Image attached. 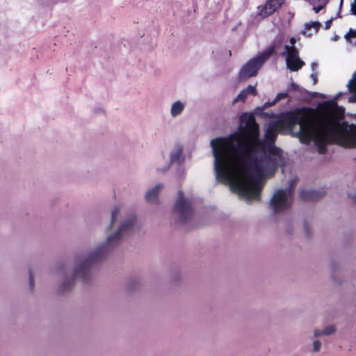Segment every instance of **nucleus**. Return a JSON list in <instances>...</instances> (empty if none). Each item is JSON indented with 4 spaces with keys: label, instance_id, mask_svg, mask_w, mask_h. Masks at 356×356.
<instances>
[{
    "label": "nucleus",
    "instance_id": "f257e3e1",
    "mask_svg": "<svg viewBox=\"0 0 356 356\" xmlns=\"http://www.w3.org/2000/svg\"><path fill=\"white\" fill-rule=\"evenodd\" d=\"M238 130L210 142L218 181L231 188L248 203L260 198L263 178L271 176L282 163L280 148L275 146L279 124L268 123L264 138H259V126L253 114L243 113Z\"/></svg>",
    "mask_w": 356,
    "mask_h": 356
},
{
    "label": "nucleus",
    "instance_id": "f03ea898",
    "mask_svg": "<svg viewBox=\"0 0 356 356\" xmlns=\"http://www.w3.org/2000/svg\"><path fill=\"white\" fill-rule=\"evenodd\" d=\"M291 126L299 125V130L293 134L301 143L309 145L312 142L319 154H325L327 145L337 143L345 147H356V128L342 127L332 108L317 113L312 108L303 107L297 110L292 118Z\"/></svg>",
    "mask_w": 356,
    "mask_h": 356
},
{
    "label": "nucleus",
    "instance_id": "7ed1b4c3",
    "mask_svg": "<svg viewBox=\"0 0 356 356\" xmlns=\"http://www.w3.org/2000/svg\"><path fill=\"white\" fill-rule=\"evenodd\" d=\"M136 216L132 215L127 220L123 221L118 230L113 234L108 236L106 241L98 245L88 254H77L75 256V266L72 278H65L62 286L61 291L65 292L71 288L74 279H80L83 282L88 280L91 276L92 266L104 259L121 240L126 236L132 233L135 229Z\"/></svg>",
    "mask_w": 356,
    "mask_h": 356
},
{
    "label": "nucleus",
    "instance_id": "20e7f679",
    "mask_svg": "<svg viewBox=\"0 0 356 356\" xmlns=\"http://www.w3.org/2000/svg\"><path fill=\"white\" fill-rule=\"evenodd\" d=\"M277 48V44L273 42L266 49L257 56L250 59L241 68L238 76L240 81H245L251 77L256 76L259 70L264 63L274 54Z\"/></svg>",
    "mask_w": 356,
    "mask_h": 356
},
{
    "label": "nucleus",
    "instance_id": "39448f33",
    "mask_svg": "<svg viewBox=\"0 0 356 356\" xmlns=\"http://www.w3.org/2000/svg\"><path fill=\"white\" fill-rule=\"evenodd\" d=\"M296 179L290 180L289 186L285 188L277 189L270 200V208L274 213L288 209L293 200V188Z\"/></svg>",
    "mask_w": 356,
    "mask_h": 356
},
{
    "label": "nucleus",
    "instance_id": "423d86ee",
    "mask_svg": "<svg viewBox=\"0 0 356 356\" xmlns=\"http://www.w3.org/2000/svg\"><path fill=\"white\" fill-rule=\"evenodd\" d=\"M174 213L177 216L178 222L186 223L193 216V211L191 200L184 197L182 191H179V197L174 207Z\"/></svg>",
    "mask_w": 356,
    "mask_h": 356
},
{
    "label": "nucleus",
    "instance_id": "0eeeda50",
    "mask_svg": "<svg viewBox=\"0 0 356 356\" xmlns=\"http://www.w3.org/2000/svg\"><path fill=\"white\" fill-rule=\"evenodd\" d=\"M282 54L286 57V66L291 71H298L305 65L304 61L300 58L296 47L285 45Z\"/></svg>",
    "mask_w": 356,
    "mask_h": 356
},
{
    "label": "nucleus",
    "instance_id": "6e6552de",
    "mask_svg": "<svg viewBox=\"0 0 356 356\" xmlns=\"http://www.w3.org/2000/svg\"><path fill=\"white\" fill-rule=\"evenodd\" d=\"M284 3V0H268L261 11V15L266 17L272 15Z\"/></svg>",
    "mask_w": 356,
    "mask_h": 356
},
{
    "label": "nucleus",
    "instance_id": "1a4fd4ad",
    "mask_svg": "<svg viewBox=\"0 0 356 356\" xmlns=\"http://www.w3.org/2000/svg\"><path fill=\"white\" fill-rule=\"evenodd\" d=\"M323 196L321 191L316 190H301L299 193L300 199L306 201H316Z\"/></svg>",
    "mask_w": 356,
    "mask_h": 356
},
{
    "label": "nucleus",
    "instance_id": "9d476101",
    "mask_svg": "<svg viewBox=\"0 0 356 356\" xmlns=\"http://www.w3.org/2000/svg\"><path fill=\"white\" fill-rule=\"evenodd\" d=\"M163 188L162 184H157L154 187L149 188L145 194V200L147 202L154 204L159 203L158 195L161 188Z\"/></svg>",
    "mask_w": 356,
    "mask_h": 356
},
{
    "label": "nucleus",
    "instance_id": "9b49d317",
    "mask_svg": "<svg viewBox=\"0 0 356 356\" xmlns=\"http://www.w3.org/2000/svg\"><path fill=\"white\" fill-rule=\"evenodd\" d=\"M184 160L183 155V147L180 144L175 145L170 153L171 163H180Z\"/></svg>",
    "mask_w": 356,
    "mask_h": 356
},
{
    "label": "nucleus",
    "instance_id": "f8f14e48",
    "mask_svg": "<svg viewBox=\"0 0 356 356\" xmlns=\"http://www.w3.org/2000/svg\"><path fill=\"white\" fill-rule=\"evenodd\" d=\"M257 94L256 86L249 85L246 88L243 89L234 99V103L237 102H245L249 95L256 96Z\"/></svg>",
    "mask_w": 356,
    "mask_h": 356
},
{
    "label": "nucleus",
    "instance_id": "ddd939ff",
    "mask_svg": "<svg viewBox=\"0 0 356 356\" xmlns=\"http://www.w3.org/2000/svg\"><path fill=\"white\" fill-rule=\"evenodd\" d=\"M348 91L354 93L348 98V102H356V71L353 73L352 79L347 84Z\"/></svg>",
    "mask_w": 356,
    "mask_h": 356
},
{
    "label": "nucleus",
    "instance_id": "4468645a",
    "mask_svg": "<svg viewBox=\"0 0 356 356\" xmlns=\"http://www.w3.org/2000/svg\"><path fill=\"white\" fill-rule=\"evenodd\" d=\"M185 108V103L177 100L172 103L170 108V115L172 117H177L179 115Z\"/></svg>",
    "mask_w": 356,
    "mask_h": 356
},
{
    "label": "nucleus",
    "instance_id": "2eb2a0df",
    "mask_svg": "<svg viewBox=\"0 0 356 356\" xmlns=\"http://www.w3.org/2000/svg\"><path fill=\"white\" fill-rule=\"evenodd\" d=\"M321 23L318 22H312L310 23L305 24V29L307 31L310 30L312 28H314L315 29V33H317L319 28L321 27Z\"/></svg>",
    "mask_w": 356,
    "mask_h": 356
},
{
    "label": "nucleus",
    "instance_id": "dca6fc26",
    "mask_svg": "<svg viewBox=\"0 0 356 356\" xmlns=\"http://www.w3.org/2000/svg\"><path fill=\"white\" fill-rule=\"evenodd\" d=\"M120 212V207H115L114 209L111 211V221L110 224V227L117 220V217L118 213Z\"/></svg>",
    "mask_w": 356,
    "mask_h": 356
},
{
    "label": "nucleus",
    "instance_id": "f3484780",
    "mask_svg": "<svg viewBox=\"0 0 356 356\" xmlns=\"http://www.w3.org/2000/svg\"><path fill=\"white\" fill-rule=\"evenodd\" d=\"M321 347H322L321 342L319 340L316 339L312 343V351L314 353H319L321 349Z\"/></svg>",
    "mask_w": 356,
    "mask_h": 356
},
{
    "label": "nucleus",
    "instance_id": "a211bd4d",
    "mask_svg": "<svg viewBox=\"0 0 356 356\" xmlns=\"http://www.w3.org/2000/svg\"><path fill=\"white\" fill-rule=\"evenodd\" d=\"M336 328L334 325H330L323 329L324 335L329 336L334 333Z\"/></svg>",
    "mask_w": 356,
    "mask_h": 356
},
{
    "label": "nucleus",
    "instance_id": "6ab92c4d",
    "mask_svg": "<svg viewBox=\"0 0 356 356\" xmlns=\"http://www.w3.org/2000/svg\"><path fill=\"white\" fill-rule=\"evenodd\" d=\"M354 38H356V30L350 29L349 31L345 35V38L348 42H350V39Z\"/></svg>",
    "mask_w": 356,
    "mask_h": 356
},
{
    "label": "nucleus",
    "instance_id": "aec40b11",
    "mask_svg": "<svg viewBox=\"0 0 356 356\" xmlns=\"http://www.w3.org/2000/svg\"><path fill=\"white\" fill-rule=\"evenodd\" d=\"M287 97V93L286 92H280V93H278L277 95L276 96L273 103L282 99H284L285 97Z\"/></svg>",
    "mask_w": 356,
    "mask_h": 356
},
{
    "label": "nucleus",
    "instance_id": "412c9836",
    "mask_svg": "<svg viewBox=\"0 0 356 356\" xmlns=\"http://www.w3.org/2000/svg\"><path fill=\"white\" fill-rule=\"evenodd\" d=\"M323 335H324L323 330L315 329L314 330V338H318Z\"/></svg>",
    "mask_w": 356,
    "mask_h": 356
},
{
    "label": "nucleus",
    "instance_id": "4be33fe9",
    "mask_svg": "<svg viewBox=\"0 0 356 356\" xmlns=\"http://www.w3.org/2000/svg\"><path fill=\"white\" fill-rule=\"evenodd\" d=\"M350 13L356 16V0H354L353 3H351Z\"/></svg>",
    "mask_w": 356,
    "mask_h": 356
},
{
    "label": "nucleus",
    "instance_id": "5701e85b",
    "mask_svg": "<svg viewBox=\"0 0 356 356\" xmlns=\"http://www.w3.org/2000/svg\"><path fill=\"white\" fill-rule=\"evenodd\" d=\"M29 286H30V289L31 290L33 289V287H34V279H33V275H32L31 271L29 272Z\"/></svg>",
    "mask_w": 356,
    "mask_h": 356
},
{
    "label": "nucleus",
    "instance_id": "b1692460",
    "mask_svg": "<svg viewBox=\"0 0 356 356\" xmlns=\"http://www.w3.org/2000/svg\"><path fill=\"white\" fill-rule=\"evenodd\" d=\"M310 77L313 80L314 84H316L318 81V72H312Z\"/></svg>",
    "mask_w": 356,
    "mask_h": 356
},
{
    "label": "nucleus",
    "instance_id": "393cba45",
    "mask_svg": "<svg viewBox=\"0 0 356 356\" xmlns=\"http://www.w3.org/2000/svg\"><path fill=\"white\" fill-rule=\"evenodd\" d=\"M311 68L312 70V72H317L318 63L316 61H314L311 64Z\"/></svg>",
    "mask_w": 356,
    "mask_h": 356
},
{
    "label": "nucleus",
    "instance_id": "a878e982",
    "mask_svg": "<svg viewBox=\"0 0 356 356\" xmlns=\"http://www.w3.org/2000/svg\"><path fill=\"white\" fill-rule=\"evenodd\" d=\"M333 19H328L325 23V29H329L331 26Z\"/></svg>",
    "mask_w": 356,
    "mask_h": 356
},
{
    "label": "nucleus",
    "instance_id": "bb28decb",
    "mask_svg": "<svg viewBox=\"0 0 356 356\" xmlns=\"http://www.w3.org/2000/svg\"><path fill=\"white\" fill-rule=\"evenodd\" d=\"M324 8L323 5H320L318 6H314L313 8V10L315 11L316 13H318L321 10H322Z\"/></svg>",
    "mask_w": 356,
    "mask_h": 356
},
{
    "label": "nucleus",
    "instance_id": "cd10ccee",
    "mask_svg": "<svg viewBox=\"0 0 356 356\" xmlns=\"http://www.w3.org/2000/svg\"><path fill=\"white\" fill-rule=\"evenodd\" d=\"M296 42V39L293 37H291L290 38V45H288V47H295Z\"/></svg>",
    "mask_w": 356,
    "mask_h": 356
},
{
    "label": "nucleus",
    "instance_id": "c85d7f7f",
    "mask_svg": "<svg viewBox=\"0 0 356 356\" xmlns=\"http://www.w3.org/2000/svg\"><path fill=\"white\" fill-rule=\"evenodd\" d=\"M350 197L352 198L353 202H356V193L355 195H351Z\"/></svg>",
    "mask_w": 356,
    "mask_h": 356
},
{
    "label": "nucleus",
    "instance_id": "c756f323",
    "mask_svg": "<svg viewBox=\"0 0 356 356\" xmlns=\"http://www.w3.org/2000/svg\"><path fill=\"white\" fill-rule=\"evenodd\" d=\"M291 88H292L293 89H295V88H296V86H297L296 85V83H295L292 82V83H291Z\"/></svg>",
    "mask_w": 356,
    "mask_h": 356
},
{
    "label": "nucleus",
    "instance_id": "7c9ffc66",
    "mask_svg": "<svg viewBox=\"0 0 356 356\" xmlns=\"http://www.w3.org/2000/svg\"><path fill=\"white\" fill-rule=\"evenodd\" d=\"M341 92H339L336 96V99H338L341 95Z\"/></svg>",
    "mask_w": 356,
    "mask_h": 356
},
{
    "label": "nucleus",
    "instance_id": "2f4dec72",
    "mask_svg": "<svg viewBox=\"0 0 356 356\" xmlns=\"http://www.w3.org/2000/svg\"><path fill=\"white\" fill-rule=\"evenodd\" d=\"M184 176H185V172H184V171H183V172H182V175H181V178H184Z\"/></svg>",
    "mask_w": 356,
    "mask_h": 356
},
{
    "label": "nucleus",
    "instance_id": "473e14b6",
    "mask_svg": "<svg viewBox=\"0 0 356 356\" xmlns=\"http://www.w3.org/2000/svg\"><path fill=\"white\" fill-rule=\"evenodd\" d=\"M169 168H170V165H167V167H166L165 169H163V170H168Z\"/></svg>",
    "mask_w": 356,
    "mask_h": 356
},
{
    "label": "nucleus",
    "instance_id": "72a5a7b5",
    "mask_svg": "<svg viewBox=\"0 0 356 356\" xmlns=\"http://www.w3.org/2000/svg\"><path fill=\"white\" fill-rule=\"evenodd\" d=\"M342 2H343V0H341V3H340V6H341L342 5Z\"/></svg>",
    "mask_w": 356,
    "mask_h": 356
}]
</instances>
